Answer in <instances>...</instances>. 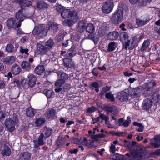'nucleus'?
I'll list each match as a JSON object with an SVG mask.
<instances>
[{"mask_svg": "<svg viewBox=\"0 0 160 160\" xmlns=\"http://www.w3.org/2000/svg\"><path fill=\"white\" fill-rule=\"evenodd\" d=\"M35 112L33 108L29 107L26 111V114L28 117H32L34 116Z\"/></svg>", "mask_w": 160, "mask_h": 160, "instance_id": "obj_35", "label": "nucleus"}, {"mask_svg": "<svg viewBox=\"0 0 160 160\" xmlns=\"http://www.w3.org/2000/svg\"><path fill=\"white\" fill-rule=\"evenodd\" d=\"M105 97L106 99H110L111 102H114L115 100L113 95L112 94L111 92H106L105 95Z\"/></svg>", "mask_w": 160, "mask_h": 160, "instance_id": "obj_45", "label": "nucleus"}, {"mask_svg": "<svg viewBox=\"0 0 160 160\" xmlns=\"http://www.w3.org/2000/svg\"><path fill=\"white\" fill-rule=\"evenodd\" d=\"M56 38L58 41H60L63 39V36L61 33H60L56 37Z\"/></svg>", "mask_w": 160, "mask_h": 160, "instance_id": "obj_62", "label": "nucleus"}, {"mask_svg": "<svg viewBox=\"0 0 160 160\" xmlns=\"http://www.w3.org/2000/svg\"><path fill=\"white\" fill-rule=\"evenodd\" d=\"M88 140H87L85 137H84L83 141L82 142H81V143H82V144H83L84 145H85L86 146H88Z\"/></svg>", "mask_w": 160, "mask_h": 160, "instance_id": "obj_63", "label": "nucleus"}, {"mask_svg": "<svg viewBox=\"0 0 160 160\" xmlns=\"http://www.w3.org/2000/svg\"><path fill=\"white\" fill-rule=\"evenodd\" d=\"M156 85L155 82H152L148 83L143 89L142 95L145 97H148L151 95L152 99H153L155 97L157 96V92L154 90V87Z\"/></svg>", "mask_w": 160, "mask_h": 160, "instance_id": "obj_1", "label": "nucleus"}, {"mask_svg": "<svg viewBox=\"0 0 160 160\" xmlns=\"http://www.w3.org/2000/svg\"><path fill=\"white\" fill-rule=\"evenodd\" d=\"M7 26L10 28H13L16 25L15 24V21L12 18L8 19L7 22Z\"/></svg>", "mask_w": 160, "mask_h": 160, "instance_id": "obj_46", "label": "nucleus"}, {"mask_svg": "<svg viewBox=\"0 0 160 160\" xmlns=\"http://www.w3.org/2000/svg\"><path fill=\"white\" fill-rule=\"evenodd\" d=\"M88 147L91 148H92L94 147V141L92 140H88Z\"/></svg>", "mask_w": 160, "mask_h": 160, "instance_id": "obj_58", "label": "nucleus"}, {"mask_svg": "<svg viewBox=\"0 0 160 160\" xmlns=\"http://www.w3.org/2000/svg\"><path fill=\"white\" fill-rule=\"evenodd\" d=\"M70 85L66 83L63 87V90L64 91H67L70 88Z\"/></svg>", "mask_w": 160, "mask_h": 160, "instance_id": "obj_57", "label": "nucleus"}, {"mask_svg": "<svg viewBox=\"0 0 160 160\" xmlns=\"http://www.w3.org/2000/svg\"><path fill=\"white\" fill-rule=\"evenodd\" d=\"M110 152L114 154L115 153L116 150V147L113 144H111L110 147Z\"/></svg>", "mask_w": 160, "mask_h": 160, "instance_id": "obj_59", "label": "nucleus"}, {"mask_svg": "<svg viewBox=\"0 0 160 160\" xmlns=\"http://www.w3.org/2000/svg\"><path fill=\"white\" fill-rule=\"evenodd\" d=\"M70 18L73 20H77L78 19V15L77 12L74 10H70V13L69 14Z\"/></svg>", "mask_w": 160, "mask_h": 160, "instance_id": "obj_39", "label": "nucleus"}, {"mask_svg": "<svg viewBox=\"0 0 160 160\" xmlns=\"http://www.w3.org/2000/svg\"><path fill=\"white\" fill-rule=\"evenodd\" d=\"M15 61V59L14 56H8L4 59L3 62L7 64H11L14 62Z\"/></svg>", "mask_w": 160, "mask_h": 160, "instance_id": "obj_29", "label": "nucleus"}, {"mask_svg": "<svg viewBox=\"0 0 160 160\" xmlns=\"http://www.w3.org/2000/svg\"><path fill=\"white\" fill-rule=\"evenodd\" d=\"M2 154L3 155L9 156L11 154V151L9 148L7 146H4L2 151Z\"/></svg>", "mask_w": 160, "mask_h": 160, "instance_id": "obj_31", "label": "nucleus"}, {"mask_svg": "<svg viewBox=\"0 0 160 160\" xmlns=\"http://www.w3.org/2000/svg\"><path fill=\"white\" fill-rule=\"evenodd\" d=\"M32 5V2L31 1H29L26 2V3H23V5H21V8L23 9L26 7H29Z\"/></svg>", "mask_w": 160, "mask_h": 160, "instance_id": "obj_54", "label": "nucleus"}, {"mask_svg": "<svg viewBox=\"0 0 160 160\" xmlns=\"http://www.w3.org/2000/svg\"><path fill=\"white\" fill-rule=\"evenodd\" d=\"M128 94L124 91H121L118 93L117 98L121 102H127L128 100Z\"/></svg>", "mask_w": 160, "mask_h": 160, "instance_id": "obj_14", "label": "nucleus"}, {"mask_svg": "<svg viewBox=\"0 0 160 160\" xmlns=\"http://www.w3.org/2000/svg\"><path fill=\"white\" fill-rule=\"evenodd\" d=\"M43 132L44 134L46 136V138H48L50 136L51 134L52 133L53 130L49 128H48L46 126H44L43 128Z\"/></svg>", "mask_w": 160, "mask_h": 160, "instance_id": "obj_32", "label": "nucleus"}, {"mask_svg": "<svg viewBox=\"0 0 160 160\" xmlns=\"http://www.w3.org/2000/svg\"><path fill=\"white\" fill-rule=\"evenodd\" d=\"M131 151V154L132 156L133 160H140L145 158L146 152L142 148L139 150H132Z\"/></svg>", "mask_w": 160, "mask_h": 160, "instance_id": "obj_4", "label": "nucleus"}, {"mask_svg": "<svg viewBox=\"0 0 160 160\" xmlns=\"http://www.w3.org/2000/svg\"><path fill=\"white\" fill-rule=\"evenodd\" d=\"M54 44V43L52 40L49 39L45 43V46L48 51L53 47Z\"/></svg>", "mask_w": 160, "mask_h": 160, "instance_id": "obj_42", "label": "nucleus"}, {"mask_svg": "<svg viewBox=\"0 0 160 160\" xmlns=\"http://www.w3.org/2000/svg\"><path fill=\"white\" fill-rule=\"evenodd\" d=\"M57 74L58 77L62 78L57 80L55 82V85L58 87H62L65 83V80L67 79L68 78V76L65 73L62 71L58 72Z\"/></svg>", "mask_w": 160, "mask_h": 160, "instance_id": "obj_5", "label": "nucleus"}, {"mask_svg": "<svg viewBox=\"0 0 160 160\" xmlns=\"http://www.w3.org/2000/svg\"><path fill=\"white\" fill-rule=\"evenodd\" d=\"M150 40L147 39L144 41L140 49L141 52H144L148 48L150 44Z\"/></svg>", "mask_w": 160, "mask_h": 160, "instance_id": "obj_37", "label": "nucleus"}, {"mask_svg": "<svg viewBox=\"0 0 160 160\" xmlns=\"http://www.w3.org/2000/svg\"><path fill=\"white\" fill-rule=\"evenodd\" d=\"M31 154L28 152H25L21 154L19 158V160H30Z\"/></svg>", "mask_w": 160, "mask_h": 160, "instance_id": "obj_25", "label": "nucleus"}, {"mask_svg": "<svg viewBox=\"0 0 160 160\" xmlns=\"http://www.w3.org/2000/svg\"><path fill=\"white\" fill-rule=\"evenodd\" d=\"M152 103V101L151 99L147 98L143 101L142 107L143 109L148 110L151 108Z\"/></svg>", "mask_w": 160, "mask_h": 160, "instance_id": "obj_17", "label": "nucleus"}, {"mask_svg": "<svg viewBox=\"0 0 160 160\" xmlns=\"http://www.w3.org/2000/svg\"><path fill=\"white\" fill-rule=\"evenodd\" d=\"M63 62L64 66L67 67L71 68L75 66L73 61L70 58H65L63 59Z\"/></svg>", "mask_w": 160, "mask_h": 160, "instance_id": "obj_22", "label": "nucleus"}, {"mask_svg": "<svg viewBox=\"0 0 160 160\" xmlns=\"http://www.w3.org/2000/svg\"><path fill=\"white\" fill-rule=\"evenodd\" d=\"M124 144L125 147L129 149L130 151H131L130 142L126 140H124Z\"/></svg>", "mask_w": 160, "mask_h": 160, "instance_id": "obj_51", "label": "nucleus"}, {"mask_svg": "<svg viewBox=\"0 0 160 160\" xmlns=\"http://www.w3.org/2000/svg\"><path fill=\"white\" fill-rule=\"evenodd\" d=\"M44 137L43 134L41 133L39 137L38 140L33 141L34 146L35 148H37L40 146H42L44 144L45 142L43 141Z\"/></svg>", "mask_w": 160, "mask_h": 160, "instance_id": "obj_15", "label": "nucleus"}, {"mask_svg": "<svg viewBox=\"0 0 160 160\" xmlns=\"http://www.w3.org/2000/svg\"><path fill=\"white\" fill-rule=\"evenodd\" d=\"M76 50H73L72 48H71L67 52L66 56L67 57L72 58L76 55Z\"/></svg>", "mask_w": 160, "mask_h": 160, "instance_id": "obj_44", "label": "nucleus"}, {"mask_svg": "<svg viewBox=\"0 0 160 160\" xmlns=\"http://www.w3.org/2000/svg\"><path fill=\"white\" fill-rule=\"evenodd\" d=\"M98 35L100 37L104 36L106 34V31L104 29L100 28L98 31Z\"/></svg>", "mask_w": 160, "mask_h": 160, "instance_id": "obj_52", "label": "nucleus"}, {"mask_svg": "<svg viewBox=\"0 0 160 160\" xmlns=\"http://www.w3.org/2000/svg\"><path fill=\"white\" fill-rule=\"evenodd\" d=\"M149 21L150 19L148 16H142L141 17L140 19L137 18L136 23L138 27L142 26L146 24Z\"/></svg>", "mask_w": 160, "mask_h": 160, "instance_id": "obj_12", "label": "nucleus"}, {"mask_svg": "<svg viewBox=\"0 0 160 160\" xmlns=\"http://www.w3.org/2000/svg\"><path fill=\"white\" fill-rule=\"evenodd\" d=\"M98 110V108L92 106L91 107H89L86 109V112L88 114H91L92 113L97 111Z\"/></svg>", "mask_w": 160, "mask_h": 160, "instance_id": "obj_47", "label": "nucleus"}, {"mask_svg": "<svg viewBox=\"0 0 160 160\" xmlns=\"http://www.w3.org/2000/svg\"><path fill=\"white\" fill-rule=\"evenodd\" d=\"M87 22L85 20H81V29L86 30L87 32L90 34L93 33L95 31V27L92 24L89 23L87 24Z\"/></svg>", "mask_w": 160, "mask_h": 160, "instance_id": "obj_6", "label": "nucleus"}, {"mask_svg": "<svg viewBox=\"0 0 160 160\" xmlns=\"http://www.w3.org/2000/svg\"><path fill=\"white\" fill-rule=\"evenodd\" d=\"M16 18L17 19H20L18 22V23L16 25V28H18L21 25V22L26 18V15L22 9L19 10L16 14Z\"/></svg>", "mask_w": 160, "mask_h": 160, "instance_id": "obj_10", "label": "nucleus"}, {"mask_svg": "<svg viewBox=\"0 0 160 160\" xmlns=\"http://www.w3.org/2000/svg\"><path fill=\"white\" fill-rule=\"evenodd\" d=\"M123 18V11L121 9H117L112 14L110 20L113 24L117 25L122 21Z\"/></svg>", "mask_w": 160, "mask_h": 160, "instance_id": "obj_2", "label": "nucleus"}, {"mask_svg": "<svg viewBox=\"0 0 160 160\" xmlns=\"http://www.w3.org/2000/svg\"><path fill=\"white\" fill-rule=\"evenodd\" d=\"M58 29V25L55 24H52L48 27V30L52 29L54 32H56Z\"/></svg>", "mask_w": 160, "mask_h": 160, "instance_id": "obj_50", "label": "nucleus"}, {"mask_svg": "<svg viewBox=\"0 0 160 160\" xmlns=\"http://www.w3.org/2000/svg\"><path fill=\"white\" fill-rule=\"evenodd\" d=\"M18 122L17 118H15L14 121L11 118H9L6 119L4 124L8 130L12 132L15 130V126L18 124Z\"/></svg>", "mask_w": 160, "mask_h": 160, "instance_id": "obj_3", "label": "nucleus"}, {"mask_svg": "<svg viewBox=\"0 0 160 160\" xmlns=\"http://www.w3.org/2000/svg\"><path fill=\"white\" fill-rule=\"evenodd\" d=\"M44 27L43 26H35L32 32V34L34 35H37L38 38H42L46 35L44 30Z\"/></svg>", "mask_w": 160, "mask_h": 160, "instance_id": "obj_9", "label": "nucleus"}, {"mask_svg": "<svg viewBox=\"0 0 160 160\" xmlns=\"http://www.w3.org/2000/svg\"><path fill=\"white\" fill-rule=\"evenodd\" d=\"M151 0H142L140 2L141 5V6H146L148 2H151Z\"/></svg>", "mask_w": 160, "mask_h": 160, "instance_id": "obj_55", "label": "nucleus"}, {"mask_svg": "<svg viewBox=\"0 0 160 160\" xmlns=\"http://www.w3.org/2000/svg\"><path fill=\"white\" fill-rule=\"evenodd\" d=\"M56 114V110L53 109H50L48 112H47L45 115L47 118L49 119L54 118Z\"/></svg>", "mask_w": 160, "mask_h": 160, "instance_id": "obj_30", "label": "nucleus"}, {"mask_svg": "<svg viewBox=\"0 0 160 160\" xmlns=\"http://www.w3.org/2000/svg\"><path fill=\"white\" fill-rule=\"evenodd\" d=\"M131 122L130 117L128 116L127 120H124L123 118H120L118 120V125L119 126H123L124 127H128Z\"/></svg>", "mask_w": 160, "mask_h": 160, "instance_id": "obj_13", "label": "nucleus"}, {"mask_svg": "<svg viewBox=\"0 0 160 160\" xmlns=\"http://www.w3.org/2000/svg\"><path fill=\"white\" fill-rule=\"evenodd\" d=\"M19 52L21 53H25L27 55H28V52L29 50L27 48H23L22 47H20L19 48Z\"/></svg>", "mask_w": 160, "mask_h": 160, "instance_id": "obj_53", "label": "nucleus"}, {"mask_svg": "<svg viewBox=\"0 0 160 160\" xmlns=\"http://www.w3.org/2000/svg\"><path fill=\"white\" fill-rule=\"evenodd\" d=\"M43 93L48 98H51L54 96V92L52 90L44 89L43 91Z\"/></svg>", "mask_w": 160, "mask_h": 160, "instance_id": "obj_34", "label": "nucleus"}, {"mask_svg": "<svg viewBox=\"0 0 160 160\" xmlns=\"http://www.w3.org/2000/svg\"><path fill=\"white\" fill-rule=\"evenodd\" d=\"M138 36V35H137L132 38L131 39V43H130L131 47L130 48V49L132 50L134 48L136 43Z\"/></svg>", "mask_w": 160, "mask_h": 160, "instance_id": "obj_33", "label": "nucleus"}, {"mask_svg": "<svg viewBox=\"0 0 160 160\" xmlns=\"http://www.w3.org/2000/svg\"><path fill=\"white\" fill-rule=\"evenodd\" d=\"M12 72L14 75H17L19 73L21 70L19 65L17 64H14L11 68Z\"/></svg>", "mask_w": 160, "mask_h": 160, "instance_id": "obj_23", "label": "nucleus"}, {"mask_svg": "<svg viewBox=\"0 0 160 160\" xmlns=\"http://www.w3.org/2000/svg\"><path fill=\"white\" fill-rule=\"evenodd\" d=\"M152 154L154 155L160 156V149L155 150L152 152Z\"/></svg>", "mask_w": 160, "mask_h": 160, "instance_id": "obj_61", "label": "nucleus"}, {"mask_svg": "<svg viewBox=\"0 0 160 160\" xmlns=\"http://www.w3.org/2000/svg\"><path fill=\"white\" fill-rule=\"evenodd\" d=\"M22 68L26 71H29L31 69V66L30 63L27 61H23L21 64Z\"/></svg>", "mask_w": 160, "mask_h": 160, "instance_id": "obj_28", "label": "nucleus"}, {"mask_svg": "<svg viewBox=\"0 0 160 160\" xmlns=\"http://www.w3.org/2000/svg\"><path fill=\"white\" fill-rule=\"evenodd\" d=\"M150 143L155 148L160 147V134L155 135L154 138L150 140Z\"/></svg>", "mask_w": 160, "mask_h": 160, "instance_id": "obj_11", "label": "nucleus"}, {"mask_svg": "<svg viewBox=\"0 0 160 160\" xmlns=\"http://www.w3.org/2000/svg\"><path fill=\"white\" fill-rule=\"evenodd\" d=\"M116 48V44L114 42H111L109 43L108 46L107 51L111 52L114 51Z\"/></svg>", "mask_w": 160, "mask_h": 160, "instance_id": "obj_38", "label": "nucleus"}, {"mask_svg": "<svg viewBox=\"0 0 160 160\" xmlns=\"http://www.w3.org/2000/svg\"><path fill=\"white\" fill-rule=\"evenodd\" d=\"M77 21V20L67 19L63 21L62 22V24L65 26L71 27Z\"/></svg>", "mask_w": 160, "mask_h": 160, "instance_id": "obj_36", "label": "nucleus"}, {"mask_svg": "<svg viewBox=\"0 0 160 160\" xmlns=\"http://www.w3.org/2000/svg\"><path fill=\"white\" fill-rule=\"evenodd\" d=\"M37 50L38 53L42 55L45 54L48 51L45 46L39 43L37 44Z\"/></svg>", "mask_w": 160, "mask_h": 160, "instance_id": "obj_18", "label": "nucleus"}, {"mask_svg": "<svg viewBox=\"0 0 160 160\" xmlns=\"http://www.w3.org/2000/svg\"><path fill=\"white\" fill-rule=\"evenodd\" d=\"M92 87L91 88L92 89H95V91L97 92H98L99 91V86L98 83L97 82H92L91 85Z\"/></svg>", "mask_w": 160, "mask_h": 160, "instance_id": "obj_48", "label": "nucleus"}, {"mask_svg": "<svg viewBox=\"0 0 160 160\" xmlns=\"http://www.w3.org/2000/svg\"><path fill=\"white\" fill-rule=\"evenodd\" d=\"M28 84L31 88L33 87L36 83L37 80L35 76L32 74H29L27 77Z\"/></svg>", "mask_w": 160, "mask_h": 160, "instance_id": "obj_16", "label": "nucleus"}, {"mask_svg": "<svg viewBox=\"0 0 160 160\" xmlns=\"http://www.w3.org/2000/svg\"><path fill=\"white\" fill-rule=\"evenodd\" d=\"M56 9L59 12H61L64 9L63 7L60 5H58L56 6Z\"/></svg>", "mask_w": 160, "mask_h": 160, "instance_id": "obj_56", "label": "nucleus"}, {"mask_svg": "<svg viewBox=\"0 0 160 160\" xmlns=\"http://www.w3.org/2000/svg\"><path fill=\"white\" fill-rule=\"evenodd\" d=\"M45 70V68L42 65H39L37 66L34 70L35 72L37 74L41 75L43 73Z\"/></svg>", "mask_w": 160, "mask_h": 160, "instance_id": "obj_24", "label": "nucleus"}, {"mask_svg": "<svg viewBox=\"0 0 160 160\" xmlns=\"http://www.w3.org/2000/svg\"><path fill=\"white\" fill-rule=\"evenodd\" d=\"M70 13V10L69 9H64L61 13V15L62 18L65 19L67 18H69V14Z\"/></svg>", "mask_w": 160, "mask_h": 160, "instance_id": "obj_40", "label": "nucleus"}, {"mask_svg": "<svg viewBox=\"0 0 160 160\" xmlns=\"http://www.w3.org/2000/svg\"><path fill=\"white\" fill-rule=\"evenodd\" d=\"M119 36L118 32L114 31L108 33L107 35V38L108 40L112 41L116 40L118 38Z\"/></svg>", "mask_w": 160, "mask_h": 160, "instance_id": "obj_20", "label": "nucleus"}, {"mask_svg": "<svg viewBox=\"0 0 160 160\" xmlns=\"http://www.w3.org/2000/svg\"><path fill=\"white\" fill-rule=\"evenodd\" d=\"M102 109L107 112H110L112 114L115 113L117 110V107L114 105L109 106L104 105Z\"/></svg>", "mask_w": 160, "mask_h": 160, "instance_id": "obj_21", "label": "nucleus"}, {"mask_svg": "<svg viewBox=\"0 0 160 160\" xmlns=\"http://www.w3.org/2000/svg\"><path fill=\"white\" fill-rule=\"evenodd\" d=\"M114 3L112 0H107L104 3L102 7V10L103 13L105 14H109L112 10Z\"/></svg>", "mask_w": 160, "mask_h": 160, "instance_id": "obj_8", "label": "nucleus"}, {"mask_svg": "<svg viewBox=\"0 0 160 160\" xmlns=\"http://www.w3.org/2000/svg\"><path fill=\"white\" fill-rule=\"evenodd\" d=\"M120 41L123 44L124 48L127 50L130 45V40L129 39L128 34L126 32H122L120 34Z\"/></svg>", "mask_w": 160, "mask_h": 160, "instance_id": "obj_7", "label": "nucleus"}, {"mask_svg": "<svg viewBox=\"0 0 160 160\" xmlns=\"http://www.w3.org/2000/svg\"><path fill=\"white\" fill-rule=\"evenodd\" d=\"M111 89V87L106 86L103 87L102 89L100 92L99 93V95H101V98H102L104 94L106 93L107 92L109 91Z\"/></svg>", "mask_w": 160, "mask_h": 160, "instance_id": "obj_41", "label": "nucleus"}, {"mask_svg": "<svg viewBox=\"0 0 160 160\" xmlns=\"http://www.w3.org/2000/svg\"><path fill=\"white\" fill-rule=\"evenodd\" d=\"M124 155L118 153L114 154L113 155V159L114 160H124Z\"/></svg>", "mask_w": 160, "mask_h": 160, "instance_id": "obj_43", "label": "nucleus"}, {"mask_svg": "<svg viewBox=\"0 0 160 160\" xmlns=\"http://www.w3.org/2000/svg\"><path fill=\"white\" fill-rule=\"evenodd\" d=\"M139 128H138V131L139 132H142L143 131V128H144V127L141 124V125H139Z\"/></svg>", "mask_w": 160, "mask_h": 160, "instance_id": "obj_64", "label": "nucleus"}, {"mask_svg": "<svg viewBox=\"0 0 160 160\" xmlns=\"http://www.w3.org/2000/svg\"><path fill=\"white\" fill-rule=\"evenodd\" d=\"M5 111H0V119L5 118Z\"/></svg>", "mask_w": 160, "mask_h": 160, "instance_id": "obj_60", "label": "nucleus"}, {"mask_svg": "<svg viewBox=\"0 0 160 160\" xmlns=\"http://www.w3.org/2000/svg\"><path fill=\"white\" fill-rule=\"evenodd\" d=\"M45 122V118H40L37 119L34 122L35 125L36 127L42 126Z\"/></svg>", "mask_w": 160, "mask_h": 160, "instance_id": "obj_27", "label": "nucleus"}, {"mask_svg": "<svg viewBox=\"0 0 160 160\" xmlns=\"http://www.w3.org/2000/svg\"><path fill=\"white\" fill-rule=\"evenodd\" d=\"M87 38L92 41L95 45L98 43L99 40V38L98 36L95 34H90L88 36Z\"/></svg>", "mask_w": 160, "mask_h": 160, "instance_id": "obj_26", "label": "nucleus"}, {"mask_svg": "<svg viewBox=\"0 0 160 160\" xmlns=\"http://www.w3.org/2000/svg\"><path fill=\"white\" fill-rule=\"evenodd\" d=\"M36 3L37 8L39 10H44L48 8V5L43 1L38 0Z\"/></svg>", "mask_w": 160, "mask_h": 160, "instance_id": "obj_19", "label": "nucleus"}, {"mask_svg": "<svg viewBox=\"0 0 160 160\" xmlns=\"http://www.w3.org/2000/svg\"><path fill=\"white\" fill-rule=\"evenodd\" d=\"M5 50L8 52H12L14 50V46L12 44H8L6 47Z\"/></svg>", "mask_w": 160, "mask_h": 160, "instance_id": "obj_49", "label": "nucleus"}]
</instances>
